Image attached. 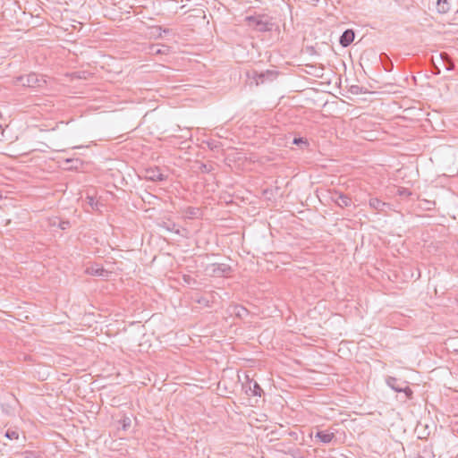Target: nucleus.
Returning a JSON list of instances; mask_svg holds the SVG:
<instances>
[{"label": "nucleus", "instance_id": "obj_1", "mask_svg": "<svg viewBox=\"0 0 458 458\" xmlns=\"http://www.w3.org/2000/svg\"><path fill=\"white\" fill-rule=\"evenodd\" d=\"M246 21L250 27L259 32L271 31L274 27L271 19L267 15L248 16Z\"/></svg>", "mask_w": 458, "mask_h": 458}, {"label": "nucleus", "instance_id": "obj_2", "mask_svg": "<svg viewBox=\"0 0 458 458\" xmlns=\"http://www.w3.org/2000/svg\"><path fill=\"white\" fill-rule=\"evenodd\" d=\"M17 81L24 87L38 88L41 87L46 81L43 76L31 72L27 75H21L17 78Z\"/></svg>", "mask_w": 458, "mask_h": 458}, {"label": "nucleus", "instance_id": "obj_3", "mask_svg": "<svg viewBox=\"0 0 458 458\" xmlns=\"http://www.w3.org/2000/svg\"><path fill=\"white\" fill-rule=\"evenodd\" d=\"M243 388L245 389V393L250 395L259 396L260 397L264 394V391L259 386V384L254 380H250L243 385Z\"/></svg>", "mask_w": 458, "mask_h": 458}, {"label": "nucleus", "instance_id": "obj_4", "mask_svg": "<svg viewBox=\"0 0 458 458\" xmlns=\"http://www.w3.org/2000/svg\"><path fill=\"white\" fill-rule=\"evenodd\" d=\"M145 174L146 180L150 182H164L167 179V175L162 174L158 167L146 169Z\"/></svg>", "mask_w": 458, "mask_h": 458}, {"label": "nucleus", "instance_id": "obj_5", "mask_svg": "<svg viewBox=\"0 0 458 458\" xmlns=\"http://www.w3.org/2000/svg\"><path fill=\"white\" fill-rule=\"evenodd\" d=\"M332 200L342 208L350 207L352 204L351 197L336 191L332 197Z\"/></svg>", "mask_w": 458, "mask_h": 458}, {"label": "nucleus", "instance_id": "obj_6", "mask_svg": "<svg viewBox=\"0 0 458 458\" xmlns=\"http://www.w3.org/2000/svg\"><path fill=\"white\" fill-rule=\"evenodd\" d=\"M386 384L394 392L400 393L403 390V387L409 383L395 377L387 376L386 377Z\"/></svg>", "mask_w": 458, "mask_h": 458}, {"label": "nucleus", "instance_id": "obj_7", "mask_svg": "<svg viewBox=\"0 0 458 458\" xmlns=\"http://www.w3.org/2000/svg\"><path fill=\"white\" fill-rule=\"evenodd\" d=\"M336 438L335 434L334 432L327 430H319L318 429L315 434V439L316 441L322 443V444H329L333 440Z\"/></svg>", "mask_w": 458, "mask_h": 458}, {"label": "nucleus", "instance_id": "obj_8", "mask_svg": "<svg viewBox=\"0 0 458 458\" xmlns=\"http://www.w3.org/2000/svg\"><path fill=\"white\" fill-rule=\"evenodd\" d=\"M354 38H355V33H354L353 30L347 29L340 36L339 44L343 47H347L353 42Z\"/></svg>", "mask_w": 458, "mask_h": 458}, {"label": "nucleus", "instance_id": "obj_9", "mask_svg": "<svg viewBox=\"0 0 458 458\" xmlns=\"http://www.w3.org/2000/svg\"><path fill=\"white\" fill-rule=\"evenodd\" d=\"M229 312L231 315L244 319L249 315V310L241 304H233L229 307Z\"/></svg>", "mask_w": 458, "mask_h": 458}, {"label": "nucleus", "instance_id": "obj_10", "mask_svg": "<svg viewBox=\"0 0 458 458\" xmlns=\"http://www.w3.org/2000/svg\"><path fill=\"white\" fill-rule=\"evenodd\" d=\"M278 72L276 71L267 70L266 72L257 74L255 77L257 85L264 83L266 81H272L277 76Z\"/></svg>", "mask_w": 458, "mask_h": 458}, {"label": "nucleus", "instance_id": "obj_11", "mask_svg": "<svg viewBox=\"0 0 458 458\" xmlns=\"http://www.w3.org/2000/svg\"><path fill=\"white\" fill-rule=\"evenodd\" d=\"M149 54L152 55H166L169 52L170 47L165 45L152 44L148 47Z\"/></svg>", "mask_w": 458, "mask_h": 458}, {"label": "nucleus", "instance_id": "obj_12", "mask_svg": "<svg viewBox=\"0 0 458 458\" xmlns=\"http://www.w3.org/2000/svg\"><path fill=\"white\" fill-rule=\"evenodd\" d=\"M369 204L371 208H373L378 212H384L385 208L389 207L388 203H386L377 198H371L369 199Z\"/></svg>", "mask_w": 458, "mask_h": 458}, {"label": "nucleus", "instance_id": "obj_13", "mask_svg": "<svg viewBox=\"0 0 458 458\" xmlns=\"http://www.w3.org/2000/svg\"><path fill=\"white\" fill-rule=\"evenodd\" d=\"M214 267L213 273L215 276H224L232 271L231 267L225 264H215Z\"/></svg>", "mask_w": 458, "mask_h": 458}, {"label": "nucleus", "instance_id": "obj_14", "mask_svg": "<svg viewBox=\"0 0 458 458\" xmlns=\"http://www.w3.org/2000/svg\"><path fill=\"white\" fill-rule=\"evenodd\" d=\"M380 63L386 72H392L394 69V64L387 54L381 53L379 55Z\"/></svg>", "mask_w": 458, "mask_h": 458}, {"label": "nucleus", "instance_id": "obj_15", "mask_svg": "<svg viewBox=\"0 0 458 458\" xmlns=\"http://www.w3.org/2000/svg\"><path fill=\"white\" fill-rule=\"evenodd\" d=\"M451 10L450 0H437V11L440 14H445Z\"/></svg>", "mask_w": 458, "mask_h": 458}, {"label": "nucleus", "instance_id": "obj_16", "mask_svg": "<svg viewBox=\"0 0 458 458\" xmlns=\"http://www.w3.org/2000/svg\"><path fill=\"white\" fill-rule=\"evenodd\" d=\"M149 38L158 39L162 38V27L161 26H151L148 28Z\"/></svg>", "mask_w": 458, "mask_h": 458}, {"label": "nucleus", "instance_id": "obj_17", "mask_svg": "<svg viewBox=\"0 0 458 458\" xmlns=\"http://www.w3.org/2000/svg\"><path fill=\"white\" fill-rule=\"evenodd\" d=\"M184 213L186 214L188 218L192 219L195 217H199V216L200 215V209L195 207H187Z\"/></svg>", "mask_w": 458, "mask_h": 458}, {"label": "nucleus", "instance_id": "obj_18", "mask_svg": "<svg viewBox=\"0 0 458 458\" xmlns=\"http://www.w3.org/2000/svg\"><path fill=\"white\" fill-rule=\"evenodd\" d=\"M293 144L299 146L301 148L309 147L310 143L306 138L295 137L293 140Z\"/></svg>", "mask_w": 458, "mask_h": 458}, {"label": "nucleus", "instance_id": "obj_19", "mask_svg": "<svg viewBox=\"0 0 458 458\" xmlns=\"http://www.w3.org/2000/svg\"><path fill=\"white\" fill-rule=\"evenodd\" d=\"M411 194V191L408 188L399 187L397 189V195L402 199L409 198Z\"/></svg>", "mask_w": 458, "mask_h": 458}, {"label": "nucleus", "instance_id": "obj_20", "mask_svg": "<svg viewBox=\"0 0 458 458\" xmlns=\"http://www.w3.org/2000/svg\"><path fill=\"white\" fill-rule=\"evenodd\" d=\"M91 275L97 276H104L105 275H107V271L104 267H92L90 272Z\"/></svg>", "mask_w": 458, "mask_h": 458}, {"label": "nucleus", "instance_id": "obj_21", "mask_svg": "<svg viewBox=\"0 0 458 458\" xmlns=\"http://www.w3.org/2000/svg\"><path fill=\"white\" fill-rule=\"evenodd\" d=\"M5 437L10 440H16L19 438V433L16 430L7 429L4 434Z\"/></svg>", "mask_w": 458, "mask_h": 458}, {"label": "nucleus", "instance_id": "obj_22", "mask_svg": "<svg viewBox=\"0 0 458 458\" xmlns=\"http://www.w3.org/2000/svg\"><path fill=\"white\" fill-rule=\"evenodd\" d=\"M435 455L432 451L428 449H423L421 454H417L415 458H434Z\"/></svg>", "mask_w": 458, "mask_h": 458}, {"label": "nucleus", "instance_id": "obj_23", "mask_svg": "<svg viewBox=\"0 0 458 458\" xmlns=\"http://www.w3.org/2000/svg\"><path fill=\"white\" fill-rule=\"evenodd\" d=\"M403 390H402L401 393H403L405 394V398L406 399H412L413 397V391L411 389V387L408 386V384H406L403 387Z\"/></svg>", "mask_w": 458, "mask_h": 458}, {"label": "nucleus", "instance_id": "obj_24", "mask_svg": "<svg viewBox=\"0 0 458 458\" xmlns=\"http://www.w3.org/2000/svg\"><path fill=\"white\" fill-rule=\"evenodd\" d=\"M24 458H39L38 452L27 450L21 454Z\"/></svg>", "mask_w": 458, "mask_h": 458}, {"label": "nucleus", "instance_id": "obj_25", "mask_svg": "<svg viewBox=\"0 0 458 458\" xmlns=\"http://www.w3.org/2000/svg\"><path fill=\"white\" fill-rule=\"evenodd\" d=\"M199 169L203 174H209L212 171L213 167L211 165L201 163Z\"/></svg>", "mask_w": 458, "mask_h": 458}, {"label": "nucleus", "instance_id": "obj_26", "mask_svg": "<svg viewBox=\"0 0 458 458\" xmlns=\"http://www.w3.org/2000/svg\"><path fill=\"white\" fill-rule=\"evenodd\" d=\"M131 420L129 417H124L121 420L122 428L123 430H127L131 427Z\"/></svg>", "mask_w": 458, "mask_h": 458}, {"label": "nucleus", "instance_id": "obj_27", "mask_svg": "<svg viewBox=\"0 0 458 458\" xmlns=\"http://www.w3.org/2000/svg\"><path fill=\"white\" fill-rule=\"evenodd\" d=\"M58 226L62 230L69 229L71 227V222L69 220H61Z\"/></svg>", "mask_w": 458, "mask_h": 458}, {"label": "nucleus", "instance_id": "obj_28", "mask_svg": "<svg viewBox=\"0 0 458 458\" xmlns=\"http://www.w3.org/2000/svg\"><path fill=\"white\" fill-rule=\"evenodd\" d=\"M350 91L352 94H359L360 92V88L358 85H352L350 89Z\"/></svg>", "mask_w": 458, "mask_h": 458}, {"label": "nucleus", "instance_id": "obj_29", "mask_svg": "<svg viewBox=\"0 0 458 458\" xmlns=\"http://www.w3.org/2000/svg\"><path fill=\"white\" fill-rule=\"evenodd\" d=\"M87 199H88V203H89V206H91V208H94V206L98 204V203L95 201L94 198H93V197H89V196H88V197H87Z\"/></svg>", "mask_w": 458, "mask_h": 458}, {"label": "nucleus", "instance_id": "obj_30", "mask_svg": "<svg viewBox=\"0 0 458 458\" xmlns=\"http://www.w3.org/2000/svg\"><path fill=\"white\" fill-rule=\"evenodd\" d=\"M183 280L185 283L190 284V282L192 280L190 276H183Z\"/></svg>", "mask_w": 458, "mask_h": 458}, {"label": "nucleus", "instance_id": "obj_31", "mask_svg": "<svg viewBox=\"0 0 458 458\" xmlns=\"http://www.w3.org/2000/svg\"><path fill=\"white\" fill-rule=\"evenodd\" d=\"M169 32H170V30H169V29H166V28L163 29V28H162V34H163V33H164V34H168Z\"/></svg>", "mask_w": 458, "mask_h": 458}]
</instances>
